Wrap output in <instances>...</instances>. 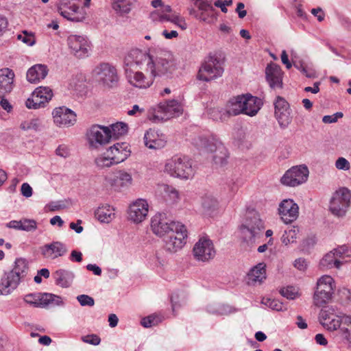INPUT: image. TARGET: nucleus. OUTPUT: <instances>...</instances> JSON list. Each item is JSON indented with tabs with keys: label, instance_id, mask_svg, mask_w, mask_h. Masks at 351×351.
I'll return each instance as SVG.
<instances>
[{
	"label": "nucleus",
	"instance_id": "obj_13",
	"mask_svg": "<svg viewBox=\"0 0 351 351\" xmlns=\"http://www.w3.org/2000/svg\"><path fill=\"white\" fill-rule=\"evenodd\" d=\"M308 173V169L306 165L295 166L285 172L280 182L285 186H296L306 182Z\"/></svg>",
	"mask_w": 351,
	"mask_h": 351
},
{
	"label": "nucleus",
	"instance_id": "obj_60",
	"mask_svg": "<svg viewBox=\"0 0 351 351\" xmlns=\"http://www.w3.org/2000/svg\"><path fill=\"white\" fill-rule=\"evenodd\" d=\"M343 114L341 112H337L332 115H325L322 118V121L324 123H332L337 121L338 119L342 118Z\"/></svg>",
	"mask_w": 351,
	"mask_h": 351
},
{
	"label": "nucleus",
	"instance_id": "obj_35",
	"mask_svg": "<svg viewBox=\"0 0 351 351\" xmlns=\"http://www.w3.org/2000/svg\"><path fill=\"white\" fill-rule=\"evenodd\" d=\"M47 66L45 64H38L29 68L27 72V80L30 83H38L45 79L48 74Z\"/></svg>",
	"mask_w": 351,
	"mask_h": 351
},
{
	"label": "nucleus",
	"instance_id": "obj_27",
	"mask_svg": "<svg viewBox=\"0 0 351 351\" xmlns=\"http://www.w3.org/2000/svg\"><path fill=\"white\" fill-rule=\"evenodd\" d=\"M107 151L116 165L125 161L131 154L130 145L125 142L115 143Z\"/></svg>",
	"mask_w": 351,
	"mask_h": 351
},
{
	"label": "nucleus",
	"instance_id": "obj_33",
	"mask_svg": "<svg viewBox=\"0 0 351 351\" xmlns=\"http://www.w3.org/2000/svg\"><path fill=\"white\" fill-rule=\"evenodd\" d=\"M14 77V73L11 69L5 68L0 70V97L12 91Z\"/></svg>",
	"mask_w": 351,
	"mask_h": 351
},
{
	"label": "nucleus",
	"instance_id": "obj_56",
	"mask_svg": "<svg viewBox=\"0 0 351 351\" xmlns=\"http://www.w3.org/2000/svg\"><path fill=\"white\" fill-rule=\"evenodd\" d=\"M17 38L28 46H32L35 43L34 36L32 34H27L26 32H24L23 34H19Z\"/></svg>",
	"mask_w": 351,
	"mask_h": 351
},
{
	"label": "nucleus",
	"instance_id": "obj_12",
	"mask_svg": "<svg viewBox=\"0 0 351 351\" xmlns=\"http://www.w3.org/2000/svg\"><path fill=\"white\" fill-rule=\"evenodd\" d=\"M223 68L217 58L210 57L199 68L197 78L205 82H210L222 75Z\"/></svg>",
	"mask_w": 351,
	"mask_h": 351
},
{
	"label": "nucleus",
	"instance_id": "obj_41",
	"mask_svg": "<svg viewBox=\"0 0 351 351\" xmlns=\"http://www.w3.org/2000/svg\"><path fill=\"white\" fill-rule=\"evenodd\" d=\"M134 0H113L112 8L115 12L123 16L128 14L131 10V6Z\"/></svg>",
	"mask_w": 351,
	"mask_h": 351
},
{
	"label": "nucleus",
	"instance_id": "obj_31",
	"mask_svg": "<svg viewBox=\"0 0 351 351\" xmlns=\"http://www.w3.org/2000/svg\"><path fill=\"white\" fill-rule=\"evenodd\" d=\"M79 6L75 3H71L70 0H62L60 8V14L64 18L72 21L79 22L82 21L84 16L78 15Z\"/></svg>",
	"mask_w": 351,
	"mask_h": 351
},
{
	"label": "nucleus",
	"instance_id": "obj_43",
	"mask_svg": "<svg viewBox=\"0 0 351 351\" xmlns=\"http://www.w3.org/2000/svg\"><path fill=\"white\" fill-rule=\"evenodd\" d=\"M95 164L99 169L108 168L116 165L107 150L95 158Z\"/></svg>",
	"mask_w": 351,
	"mask_h": 351
},
{
	"label": "nucleus",
	"instance_id": "obj_11",
	"mask_svg": "<svg viewBox=\"0 0 351 351\" xmlns=\"http://www.w3.org/2000/svg\"><path fill=\"white\" fill-rule=\"evenodd\" d=\"M334 280L330 276H322L317 282V289L314 294V303L317 306L326 304L332 296L333 293Z\"/></svg>",
	"mask_w": 351,
	"mask_h": 351
},
{
	"label": "nucleus",
	"instance_id": "obj_15",
	"mask_svg": "<svg viewBox=\"0 0 351 351\" xmlns=\"http://www.w3.org/2000/svg\"><path fill=\"white\" fill-rule=\"evenodd\" d=\"M193 253L197 261L207 262L214 258L216 251L213 241L208 238L202 237L195 244Z\"/></svg>",
	"mask_w": 351,
	"mask_h": 351
},
{
	"label": "nucleus",
	"instance_id": "obj_45",
	"mask_svg": "<svg viewBox=\"0 0 351 351\" xmlns=\"http://www.w3.org/2000/svg\"><path fill=\"white\" fill-rule=\"evenodd\" d=\"M335 252L339 260L342 261V264L351 260V247L343 245L335 248Z\"/></svg>",
	"mask_w": 351,
	"mask_h": 351
},
{
	"label": "nucleus",
	"instance_id": "obj_46",
	"mask_svg": "<svg viewBox=\"0 0 351 351\" xmlns=\"http://www.w3.org/2000/svg\"><path fill=\"white\" fill-rule=\"evenodd\" d=\"M162 19H166V21H169L175 24L182 30H184L187 28V23H186L184 19L178 14H172L171 15H165L162 16Z\"/></svg>",
	"mask_w": 351,
	"mask_h": 351
},
{
	"label": "nucleus",
	"instance_id": "obj_51",
	"mask_svg": "<svg viewBox=\"0 0 351 351\" xmlns=\"http://www.w3.org/2000/svg\"><path fill=\"white\" fill-rule=\"evenodd\" d=\"M161 321L160 318L154 314L143 317L141 321V325L145 328H149L157 325Z\"/></svg>",
	"mask_w": 351,
	"mask_h": 351
},
{
	"label": "nucleus",
	"instance_id": "obj_29",
	"mask_svg": "<svg viewBox=\"0 0 351 351\" xmlns=\"http://www.w3.org/2000/svg\"><path fill=\"white\" fill-rule=\"evenodd\" d=\"M266 80L271 88H282V70L280 66L275 64L267 65L265 69Z\"/></svg>",
	"mask_w": 351,
	"mask_h": 351
},
{
	"label": "nucleus",
	"instance_id": "obj_24",
	"mask_svg": "<svg viewBox=\"0 0 351 351\" xmlns=\"http://www.w3.org/2000/svg\"><path fill=\"white\" fill-rule=\"evenodd\" d=\"M52 114L54 123L60 127L73 125L76 122L75 112L64 106L55 108Z\"/></svg>",
	"mask_w": 351,
	"mask_h": 351
},
{
	"label": "nucleus",
	"instance_id": "obj_9",
	"mask_svg": "<svg viewBox=\"0 0 351 351\" xmlns=\"http://www.w3.org/2000/svg\"><path fill=\"white\" fill-rule=\"evenodd\" d=\"M93 75L104 87L112 88L117 86L119 76L116 68L109 63H101L93 71Z\"/></svg>",
	"mask_w": 351,
	"mask_h": 351
},
{
	"label": "nucleus",
	"instance_id": "obj_32",
	"mask_svg": "<svg viewBox=\"0 0 351 351\" xmlns=\"http://www.w3.org/2000/svg\"><path fill=\"white\" fill-rule=\"evenodd\" d=\"M243 114L250 117L255 116L262 106L261 99L250 94L244 95L243 102Z\"/></svg>",
	"mask_w": 351,
	"mask_h": 351
},
{
	"label": "nucleus",
	"instance_id": "obj_49",
	"mask_svg": "<svg viewBox=\"0 0 351 351\" xmlns=\"http://www.w3.org/2000/svg\"><path fill=\"white\" fill-rule=\"evenodd\" d=\"M115 181L121 186H128L132 184V178L129 173L120 171Z\"/></svg>",
	"mask_w": 351,
	"mask_h": 351
},
{
	"label": "nucleus",
	"instance_id": "obj_30",
	"mask_svg": "<svg viewBox=\"0 0 351 351\" xmlns=\"http://www.w3.org/2000/svg\"><path fill=\"white\" fill-rule=\"evenodd\" d=\"M21 281L8 271L4 272L0 279V295H8L11 294L19 285Z\"/></svg>",
	"mask_w": 351,
	"mask_h": 351
},
{
	"label": "nucleus",
	"instance_id": "obj_36",
	"mask_svg": "<svg viewBox=\"0 0 351 351\" xmlns=\"http://www.w3.org/2000/svg\"><path fill=\"white\" fill-rule=\"evenodd\" d=\"M74 277L73 271L63 269H58L53 274L56 284L62 288L70 287Z\"/></svg>",
	"mask_w": 351,
	"mask_h": 351
},
{
	"label": "nucleus",
	"instance_id": "obj_48",
	"mask_svg": "<svg viewBox=\"0 0 351 351\" xmlns=\"http://www.w3.org/2000/svg\"><path fill=\"white\" fill-rule=\"evenodd\" d=\"M298 232L299 228L298 227H293L285 230L281 238L282 242L286 245L291 243H293L296 239Z\"/></svg>",
	"mask_w": 351,
	"mask_h": 351
},
{
	"label": "nucleus",
	"instance_id": "obj_55",
	"mask_svg": "<svg viewBox=\"0 0 351 351\" xmlns=\"http://www.w3.org/2000/svg\"><path fill=\"white\" fill-rule=\"evenodd\" d=\"M281 295L289 300H293L296 298L298 292L293 287H287L280 290Z\"/></svg>",
	"mask_w": 351,
	"mask_h": 351
},
{
	"label": "nucleus",
	"instance_id": "obj_16",
	"mask_svg": "<svg viewBox=\"0 0 351 351\" xmlns=\"http://www.w3.org/2000/svg\"><path fill=\"white\" fill-rule=\"evenodd\" d=\"M176 226H180V222L171 221L164 213L156 214L151 220L153 232L160 237L168 234Z\"/></svg>",
	"mask_w": 351,
	"mask_h": 351
},
{
	"label": "nucleus",
	"instance_id": "obj_61",
	"mask_svg": "<svg viewBox=\"0 0 351 351\" xmlns=\"http://www.w3.org/2000/svg\"><path fill=\"white\" fill-rule=\"evenodd\" d=\"M164 190L173 201L179 198L178 191L173 186L165 185Z\"/></svg>",
	"mask_w": 351,
	"mask_h": 351
},
{
	"label": "nucleus",
	"instance_id": "obj_22",
	"mask_svg": "<svg viewBox=\"0 0 351 351\" xmlns=\"http://www.w3.org/2000/svg\"><path fill=\"white\" fill-rule=\"evenodd\" d=\"M278 213L285 223H291L298 217L299 206L293 199H286L280 202Z\"/></svg>",
	"mask_w": 351,
	"mask_h": 351
},
{
	"label": "nucleus",
	"instance_id": "obj_50",
	"mask_svg": "<svg viewBox=\"0 0 351 351\" xmlns=\"http://www.w3.org/2000/svg\"><path fill=\"white\" fill-rule=\"evenodd\" d=\"M262 303L272 310L277 311H282L284 308L282 302L276 299L263 298Z\"/></svg>",
	"mask_w": 351,
	"mask_h": 351
},
{
	"label": "nucleus",
	"instance_id": "obj_25",
	"mask_svg": "<svg viewBox=\"0 0 351 351\" xmlns=\"http://www.w3.org/2000/svg\"><path fill=\"white\" fill-rule=\"evenodd\" d=\"M149 211L147 202L143 199H138L133 202L129 208V218L134 223H141L145 219Z\"/></svg>",
	"mask_w": 351,
	"mask_h": 351
},
{
	"label": "nucleus",
	"instance_id": "obj_52",
	"mask_svg": "<svg viewBox=\"0 0 351 351\" xmlns=\"http://www.w3.org/2000/svg\"><path fill=\"white\" fill-rule=\"evenodd\" d=\"M293 66L308 78H315L316 77L315 71L308 69L302 62H294Z\"/></svg>",
	"mask_w": 351,
	"mask_h": 351
},
{
	"label": "nucleus",
	"instance_id": "obj_37",
	"mask_svg": "<svg viewBox=\"0 0 351 351\" xmlns=\"http://www.w3.org/2000/svg\"><path fill=\"white\" fill-rule=\"evenodd\" d=\"M342 265V261L339 260L338 256L335 252V249L327 253L319 262V266L322 269H339Z\"/></svg>",
	"mask_w": 351,
	"mask_h": 351
},
{
	"label": "nucleus",
	"instance_id": "obj_20",
	"mask_svg": "<svg viewBox=\"0 0 351 351\" xmlns=\"http://www.w3.org/2000/svg\"><path fill=\"white\" fill-rule=\"evenodd\" d=\"M24 301L34 307L44 308L50 304H59L61 298L52 293H29L25 295Z\"/></svg>",
	"mask_w": 351,
	"mask_h": 351
},
{
	"label": "nucleus",
	"instance_id": "obj_62",
	"mask_svg": "<svg viewBox=\"0 0 351 351\" xmlns=\"http://www.w3.org/2000/svg\"><path fill=\"white\" fill-rule=\"evenodd\" d=\"M339 334L343 339L351 343V328H348L345 326L339 327Z\"/></svg>",
	"mask_w": 351,
	"mask_h": 351
},
{
	"label": "nucleus",
	"instance_id": "obj_8",
	"mask_svg": "<svg viewBox=\"0 0 351 351\" xmlns=\"http://www.w3.org/2000/svg\"><path fill=\"white\" fill-rule=\"evenodd\" d=\"M244 95H237L230 98L227 102L225 108L213 109L210 112L212 118L216 121H227L232 116L243 114V102Z\"/></svg>",
	"mask_w": 351,
	"mask_h": 351
},
{
	"label": "nucleus",
	"instance_id": "obj_54",
	"mask_svg": "<svg viewBox=\"0 0 351 351\" xmlns=\"http://www.w3.org/2000/svg\"><path fill=\"white\" fill-rule=\"evenodd\" d=\"M77 300L82 306H93L95 304L94 299L92 297L85 294H82L77 296Z\"/></svg>",
	"mask_w": 351,
	"mask_h": 351
},
{
	"label": "nucleus",
	"instance_id": "obj_10",
	"mask_svg": "<svg viewBox=\"0 0 351 351\" xmlns=\"http://www.w3.org/2000/svg\"><path fill=\"white\" fill-rule=\"evenodd\" d=\"M165 249L170 252H176L182 248L186 243L187 230L184 225L180 223L171 232L164 236Z\"/></svg>",
	"mask_w": 351,
	"mask_h": 351
},
{
	"label": "nucleus",
	"instance_id": "obj_21",
	"mask_svg": "<svg viewBox=\"0 0 351 351\" xmlns=\"http://www.w3.org/2000/svg\"><path fill=\"white\" fill-rule=\"evenodd\" d=\"M67 43L72 53L77 58H82L88 56L90 44L87 39L78 35H70Z\"/></svg>",
	"mask_w": 351,
	"mask_h": 351
},
{
	"label": "nucleus",
	"instance_id": "obj_63",
	"mask_svg": "<svg viewBox=\"0 0 351 351\" xmlns=\"http://www.w3.org/2000/svg\"><path fill=\"white\" fill-rule=\"evenodd\" d=\"M232 3V0H217L215 2V5L217 8H220L221 12L226 13L228 10L226 7L230 5Z\"/></svg>",
	"mask_w": 351,
	"mask_h": 351
},
{
	"label": "nucleus",
	"instance_id": "obj_23",
	"mask_svg": "<svg viewBox=\"0 0 351 351\" xmlns=\"http://www.w3.org/2000/svg\"><path fill=\"white\" fill-rule=\"evenodd\" d=\"M68 252L66 245L60 241H52L40 247L43 257L49 260H55L64 256Z\"/></svg>",
	"mask_w": 351,
	"mask_h": 351
},
{
	"label": "nucleus",
	"instance_id": "obj_7",
	"mask_svg": "<svg viewBox=\"0 0 351 351\" xmlns=\"http://www.w3.org/2000/svg\"><path fill=\"white\" fill-rule=\"evenodd\" d=\"M351 204V191L346 187L336 191L330 201L329 210L337 217L346 215Z\"/></svg>",
	"mask_w": 351,
	"mask_h": 351
},
{
	"label": "nucleus",
	"instance_id": "obj_5",
	"mask_svg": "<svg viewBox=\"0 0 351 351\" xmlns=\"http://www.w3.org/2000/svg\"><path fill=\"white\" fill-rule=\"evenodd\" d=\"M177 69V65L173 56L170 53H165L162 56L157 57L149 66V72L152 77L156 76L172 77Z\"/></svg>",
	"mask_w": 351,
	"mask_h": 351
},
{
	"label": "nucleus",
	"instance_id": "obj_18",
	"mask_svg": "<svg viewBox=\"0 0 351 351\" xmlns=\"http://www.w3.org/2000/svg\"><path fill=\"white\" fill-rule=\"evenodd\" d=\"M53 97L52 90L48 86H39L32 94V97L25 101V106L29 109L44 107Z\"/></svg>",
	"mask_w": 351,
	"mask_h": 351
},
{
	"label": "nucleus",
	"instance_id": "obj_38",
	"mask_svg": "<svg viewBox=\"0 0 351 351\" xmlns=\"http://www.w3.org/2000/svg\"><path fill=\"white\" fill-rule=\"evenodd\" d=\"M27 270V261L25 258H18L14 261L12 269L8 272L21 281V279L26 276Z\"/></svg>",
	"mask_w": 351,
	"mask_h": 351
},
{
	"label": "nucleus",
	"instance_id": "obj_2",
	"mask_svg": "<svg viewBox=\"0 0 351 351\" xmlns=\"http://www.w3.org/2000/svg\"><path fill=\"white\" fill-rule=\"evenodd\" d=\"M164 171L169 176L187 180L194 175L192 162L188 156H174L167 160Z\"/></svg>",
	"mask_w": 351,
	"mask_h": 351
},
{
	"label": "nucleus",
	"instance_id": "obj_19",
	"mask_svg": "<svg viewBox=\"0 0 351 351\" xmlns=\"http://www.w3.org/2000/svg\"><path fill=\"white\" fill-rule=\"evenodd\" d=\"M152 59L149 53L138 49L130 50L124 59V65L129 69L134 66L141 68L143 64H146L147 71H149Z\"/></svg>",
	"mask_w": 351,
	"mask_h": 351
},
{
	"label": "nucleus",
	"instance_id": "obj_57",
	"mask_svg": "<svg viewBox=\"0 0 351 351\" xmlns=\"http://www.w3.org/2000/svg\"><path fill=\"white\" fill-rule=\"evenodd\" d=\"M82 340L84 343H89L94 346H97L100 343L101 339L97 335H88L82 337Z\"/></svg>",
	"mask_w": 351,
	"mask_h": 351
},
{
	"label": "nucleus",
	"instance_id": "obj_3",
	"mask_svg": "<svg viewBox=\"0 0 351 351\" xmlns=\"http://www.w3.org/2000/svg\"><path fill=\"white\" fill-rule=\"evenodd\" d=\"M182 108L176 100H169L160 102L156 106L152 107L148 111V119L154 123H159L170 119L182 113Z\"/></svg>",
	"mask_w": 351,
	"mask_h": 351
},
{
	"label": "nucleus",
	"instance_id": "obj_1",
	"mask_svg": "<svg viewBox=\"0 0 351 351\" xmlns=\"http://www.w3.org/2000/svg\"><path fill=\"white\" fill-rule=\"evenodd\" d=\"M193 144L200 152L214 153L213 160L216 165L222 167L227 164L228 158L227 149L215 138L198 136L193 139Z\"/></svg>",
	"mask_w": 351,
	"mask_h": 351
},
{
	"label": "nucleus",
	"instance_id": "obj_42",
	"mask_svg": "<svg viewBox=\"0 0 351 351\" xmlns=\"http://www.w3.org/2000/svg\"><path fill=\"white\" fill-rule=\"evenodd\" d=\"M110 134L111 136V141L116 140L120 136H123L128 132V126L126 123L123 122H118L112 124L110 126Z\"/></svg>",
	"mask_w": 351,
	"mask_h": 351
},
{
	"label": "nucleus",
	"instance_id": "obj_34",
	"mask_svg": "<svg viewBox=\"0 0 351 351\" xmlns=\"http://www.w3.org/2000/svg\"><path fill=\"white\" fill-rule=\"evenodd\" d=\"M265 267V263H261L250 269L246 278L248 285L261 284L266 278Z\"/></svg>",
	"mask_w": 351,
	"mask_h": 351
},
{
	"label": "nucleus",
	"instance_id": "obj_39",
	"mask_svg": "<svg viewBox=\"0 0 351 351\" xmlns=\"http://www.w3.org/2000/svg\"><path fill=\"white\" fill-rule=\"evenodd\" d=\"M218 206V202L211 195H205L202 199V212L206 216H212Z\"/></svg>",
	"mask_w": 351,
	"mask_h": 351
},
{
	"label": "nucleus",
	"instance_id": "obj_53",
	"mask_svg": "<svg viewBox=\"0 0 351 351\" xmlns=\"http://www.w3.org/2000/svg\"><path fill=\"white\" fill-rule=\"evenodd\" d=\"M21 230L32 232L37 228V223L34 219H22Z\"/></svg>",
	"mask_w": 351,
	"mask_h": 351
},
{
	"label": "nucleus",
	"instance_id": "obj_28",
	"mask_svg": "<svg viewBox=\"0 0 351 351\" xmlns=\"http://www.w3.org/2000/svg\"><path fill=\"white\" fill-rule=\"evenodd\" d=\"M144 142L146 147L149 149H160L166 144L165 136L158 130L150 128L144 135Z\"/></svg>",
	"mask_w": 351,
	"mask_h": 351
},
{
	"label": "nucleus",
	"instance_id": "obj_17",
	"mask_svg": "<svg viewBox=\"0 0 351 351\" xmlns=\"http://www.w3.org/2000/svg\"><path fill=\"white\" fill-rule=\"evenodd\" d=\"M274 105V116L280 127L282 129L287 128L292 120L289 104L284 97L277 96Z\"/></svg>",
	"mask_w": 351,
	"mask_h": 351
},
{
	"label": "nucleus",
	"instance_id": "obj_58",
	"mask_svg": "<svg viewBox=\"0 0 351 351\" xmlns=\"http://www.w3.org/2000/svg\"><path fill=\"white\" fill-rule=\"evenodd\" d=\"M335 167L339 170H349L350 164L349 161L343 157H339L335 162Z\"/></svg>",
	"mask_w": 351,
	"mask_h": 351
},
{
	"label": "nucleus",
	"instance_id": "obj_64",
	"mask_svg": "<svg viewBox=\"0 0 351 351\" xmlns=\"http://www.w3.org/2000/svg\"><path fill=\"white\" fill-rule=\"evenodd\" d=\"M214 16V13H208L207 12H200L196 17L202 21L210 23Z\"/></svg>",
	"mask_w": 351,
	"mask_h": 351
},
{
	"label": "nucleus",
	"instance_id": "obj_47",
	"mask_svg": "<svg viewBox=\"0 0 351 351\" xmlns=\"http://www.w3.org/2000/svg\"><path fill=\"white\" fill-rule=\"evenodd\" d=\"M160 8V10L152 12L150 16L153 20H158L160 22L166 21V19H162V16L169 15V14L172 12V8L170 5L164 4Z\"/></svg>",
	"mask_w": 351,
	"mask_h": 351
},
{
	"label": "nucleus",
	"instance_id": "obj_4",
	"mask_svg": "<svg viewBox=\"0 0 351 351\" xmlns=\"http://www.w3.org/2000/svg\"><path fill=\"white\" fill-rule=\"evenodd\" d=\"M90 150H99L111 141L110 128L100 125H92L86 134Z\"/></svg>",
	"mask_w": 351,
	"mask_h": 351
},
{
	"label": "nucleus",
	"instance_id": "obj_14",
	"mask_svg": "<svg viewBox=\"0 0 351 351\" xmlns=\"http://www.w3.org/2000/svg\"><path fill=\"white\" fill-rule=\"evenodd\" d=\"M341 314L334 306H324L319 314V322L328 330H337L341 326Z\"/></svg>",
	"mask_w": 351,
	"mask_h": 351
},
{
	"label": "nucleus",
	"instance_id": "obj_44",
	"mask_svg": "<svg viewBox=\"0 0 351 351\" xmlns=\"http://www.w3.org/2000/svg\"><path fill=\"white\" fill-rule=\"evenodd\" d=\"M43 128L42 121L39 118H33L29 121H23L20 128L23 130L40 131Z\"/></svg>",
	"mask_w": 351,
	"mask_h": 351
},
{
	"label": "nucleus",
	"instance_id": "obj_40",
	"mask_svg": "<svg viewBox=\"0 0 351 351\" xmlns=\"http://www.w3.org/2000/svg\"><path fill=\"white\" fill-rule=\"evenodd\" d=\"M95 217L102 223H109L114 217V208L108 205L99 207L95 212Z\"/></svg>",
	"mask_w": 351,
	"mask_h": 351
},
{
	"label": "nucleus",
	"instance_id": "obj_26",
	"mask_svg": "<svg viewBox=\"0 0 351 351\" xmlns=\"http://www.w3.org/2000/svg\"><path fill=\"white\" fill-rule=\"evenodd\" d=\"M125 71L128 82L134 87L147 88L153 84L154 77L152 75L147 77L141 71L134 72L129 68H125Z\"/></svg>",
	"mask_w": 351,
	"mask_h": 351
},
{
	"label": "nucleus",
	"instance_id": "obj_59",
	"mask_svg": "<svg viewBox=\"0 0 351 351\" xmlns=\"http://www.w3.org/2000/svg\"><path fill=\"white\" fill-rule=\"evenodd\" d=\"M197 6L199 9V10L201 12H207L208 13H214L215 9L212 6V5L206 1H202L197 5H195Z\"/></svg>",
	"mask_w": 351,
	"mask_h": 351
},
{
	"label": "nucleus",
	"instance_id": "obj_6",
	"mask_svg": "<svg viewBox=\"0 0 351 351\" xmlns=\"http://www.w3.org/2000/svg\"><path fill=\"white\" fill-rule=\"evenodd\" d=\"M264 229V223L257 213L247 216L239 228L243 241L251 243H254L256 238L260 237Z\"/></svg>",
	"mask_w": 351,
	"mask_h": 351
}]
</instances>
